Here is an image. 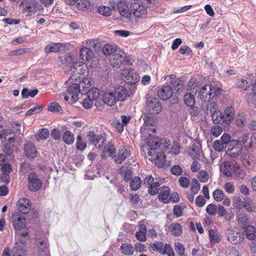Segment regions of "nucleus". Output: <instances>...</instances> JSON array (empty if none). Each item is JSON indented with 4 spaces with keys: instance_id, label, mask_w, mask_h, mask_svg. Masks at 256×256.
<instances>
[{
    "instance_id": "1",
    "label": "nucleus",
    "mask_w": 256,
    "mask_h": 256,
    "mask_svg": "<svg viewBox=\"0 0 256 256\" xmlns=\"http://www.w3.org/2000/svg\"><path fill=\"white\" fill-rule=\"evenodd\" d=\"M144 124L140 128L142 138L146 141L147 146L150 150H155L160 148V140L154 136L156 132V119L154 116H150L148 114L144 116Z\"/></svg>"
},
{
    "instance_id": "2",
    "label": "nucleus",
    "mask_w": 256,
    "mask_h": 256,
    "mask_svg": "<svg viewBox=\"0 0 256 256\" xmlns=\"http://www.w3.org/2000/svg\"><path fill=\"white\" fill-rule=\"evenodd\" d=\"M128 96V92L124 86H120L114 90H106L103 94L104 102L108 106H112L118 101L124 100Z\"/></svg>"
},
{
    "instance_id": "3",
    "label": "nucleus",
    "mask_w": 256,
    "mask_h": 256,
    "mask_svg": "<svg viewBox=\"0 0 256 256\" xmlns=\"http://www.w3.org/2000/svg\"><path fill=\"white\" fill-rule=\"evenodd\" d=\"M114 49H100L106 56H109V62L112 67L119 68L121 64L132 65L134 60L130 56H123L120 54L116 53Z\"/></svg>"
},
{
    "instance_id": "4",
    "label": "nucleus",
    "mask_w": 256,
    "mask_h": 256,
    "mask_svg": "<svg viewBox=\"0 0 256 256\" xmlns=\"http://www.w3.org/2000/svg\"><path fill=\"white\" fill-rule=\"evenodd\" d=\"M90 86V82L88 79L84 81H81L80 84L76 83L72 84L68 88L66 92L64 94V100L70 104L76 102L78 99V96L80 92V86L83 88H89Z\"/></svg>"
},
{
    "instance_id": "5",
    "label": "nucleus",
    "mask_w": 256,
    "mask_h": 256,
    "mask_svg": "<svg viewBox=\"0 0 256 256\" xmlns=\"http://www.w3.org/2000/svg\"><path fill=\"white\" fill-rule=\"evenodd\" d=\"M222 92L220 88L212 85L205 84L199 91L200 98L203 102H208L214 96H218Z\"/></svg>"
},
{
    "instance_id": "6",
    "label": "nucleus",
    "mask_w": 256,
    "mask_h": 256,
    "mask_svg": "<svg viewBox=\"0 0 256 256\" xmlns=\"http://www.w3.org/2000/svg\"><path fill=\"white\" fill-rule=\"evenodd\" d=\"M146 111L150 113L147 114H148L150 116H152L150 114H158L162 110V106L156 97L148 95L146 96Z\"/></svg>"
},
{
    "instance_id": "7",
    "label": "nucleus",
    "mask_w": 256,
    "mask_h": 256,
    "mask_svg": "<svg viewBox=\"0 0 256 256\" xmlns=\"http://www.w3.org/2000/svg\"><path fill=\"white\" fill-rule=\"evenodd\" d=\"M28 188L32 192H37L42 186V182L34 172H30L28 176Z\"/></svg>"
},
{
    "instance_id": "8",
    "label": "nucleus",
    "mask_w": 256,
    "mask_h": 256,
    "mask_svg": "<svg viewBox=\"0 0 256 256\" xmlns=\"http://www.w3.org/2000/svg\"><path fill=\"white\" fill-rule=\"evenodd\" d=\"M122 80L129 84H134L140 80L138 74L133 68L123 69L121 72Z\"/></svg>"
},
{
    "instance_id": "9",
    "label": "nucleus",
    "mask_w": 256,
    "mask_h": 256,
    "mask_svg": "<svg viewBox=\"0 0 256 256\" xmlns=\"http://www.w3.org/2000/svg\"><path fill=\"white\" fill-rule=\"evenodd\" d=\"M88 142L98 149H102L106 142V137L102 134H96L94 132H90L87 135Z\"/></svg>"
},
{
    "instance_id": "10",
    "label": "nucleus",
    "mask_w": 256,
    "mask_h": 256,
    "mask_svg": "<svg viewBox=\"0 0 256 256\" xmlns=\"http://www.w3.org/2000/svg\"><path fill=\"white\" fill-rule=\"evenodd\" d=\"M226 234L229 242L234 244L242 242L244 238V235L242 232L235 231L232 226L227 229Z\"/></svg>"
},
{
    "instance_id": "11",
    "label": "nucleus",
    "mask_w": 256,
    "mask_h": 256,
    "mask_svg": "<svg viewBox=\"0 0 256 256\" xmlns=\"http://www.w3.org/2000/svg\"><path fill=\"white\" fill-rule=\"evenodd\" d=\"M131 13L137 18H145L147 16V8L139 2H134L130 6Z\"/></svg>"
},
{
    "instance_id": "12",
    "label": "nucleus",
    "mask_w": 256,
    "mask_h": 256,
    "mask_svg": "<svg viewBox=\"0 0 256 256\" xmlns=\"http://www.w3.org/2000/svg\"><path fill=\"white\" fill-rule=\"evenodd\" d=\"M24 5V10L30 13H36L42 8V6L34 0H24L21 1L20 6Z\"/></svg>"
},
{
    "instance_id": "13",
    "label": "nucleus",
    "mask_w": 256,
    "mask_h": 256,
    "mask_svg": "<svg viewBox=\"0 0 256 256\" xmlns=\"http://www.w3.org/2000/svg\"><path fill=\"white\" fill-rule=\"evenodd\" d=\"M112 7L114 10H118L120 14L126 18H129L132 14L130 8L124 1H120L116 4L112 5Z\"/></svg>"
},
{
    "instance_id": "14",
    "label": "nucleus",
    "mask_w": 256,
    "mask_h": 256,
    "mask_svg": "<svg viewBox=\"0 0 256 256\" xmlns=\"http://www.w3.org/2000/svg\"><path fill=\"white\" fill-rule=\"evenodd\" d=\"M70 71L72 72V76L70 77V79L67 82L71 83L70 80L74 79L76 80L80 78V76L84 74V64L82 62H74L70 68Z\"/></svg>"
},
{
    "instance_id": "15",
    "label": "nucleus",
    "mask_w": 256,
    "mask_h": 256,
    "mask_svg": "<svg viewBox=\"0 0 256 256\" xmlns=\"http://www.w3.org/2000/svg\"><path fill=\"white\" fill-rule=\"evenodd\" d=\"M152 246L159 252L162 254H166L168 256H175L172 246L169 244H164L161 242H156L152 244Z\"/></svg>"
},
{
    "instance_id": "16",
    "label": "nucleus",
    "mask_w": 256,
    "mask_h": 256,
    "mask_svg": "<svg viewBox=\"0 0 256 256\" xmlns=\"http://www.w3.org/2000/svg\"><path fill=\"white\" fill-rule=\"evenodd\" d=\"M256 139L254 137L250 136L248 134H244L240 138L238 142V145L242 147V146L246 149L252 148L256 142Z\"/></svg>"
},
{
    "instance_id": "17",
    "label": "nucleus",
    "mask_w": 256,
    "mask_h": 256,
    "mask_svg": "<svg viewBox=\"0 0 256 256\" xmlns=\"http://www.w3.org/2000/svg\"><path fill=\"white\" fill-rule=\"evenodd\" d=\"M108 44L99 39H88L85 42V46H82V48H108Z\"/></svg>"
},
{
    "instance_id": "18",
    "label": "nucleus",
    "mask_w": 256,
    "mask_h": 256,
    "mask_svg": "<svg viewBox=\"0 0 256 256\" xmlns=\"http://www.w3.org/2000/svg\"><path fill=\"white\" fill-rule=\"evenodd\" d=\"M130 154V152L129 148L124 146H121L118 150V154L114 155V161L117 164H122Z\"/></svg>"
},
{
    "instance_id": "19",
    "label": "nucleus",
    "mask_w": 256,
    "mask_h": 256,
    "mask_svg": "<svg viewBox=\"0 0 256 256\" xmlns=\"http://www.w3.org/2000/svg\"><path fill=\"white\" fill-rule=\"evenodd\" d=\"M16 206L18 210L24 214L28 213L30 209V201L27 198H20L18 201Z\"/></svg>"
},
{
    "instance_id": "20",
    "label": "nucleus",
    "mask_w": 256,
    "mask_h": 256,
    "mask_svg": "<svg viewBox=\"0 0 256 256\" xmlns=\"http://www.w3.org/2000/svg\"><path fill=\"white\" fill-rule=\"evenodd\" d=\"M26 244L24 241L21 240L20 243L17 244L13 248L12 251V256H26Z\"/></svg>"
},
{
    "instance_id": "21",
    "label": "nucleus",
    "mask_w": 256,
    "mask_h": 256,
    "mask_svg": "<svg viewBox=\"0 0 256 256\" xmlns=\"http://www.w3.org/2000/svg\"><path fill=\"white\" fill-rule=\"evenodd\" d=\"M138 230L135 234L136 238L140 242H145L146 240L147 228L146 226L142 222L138 225Z\"/></svg>"
},
{
    "instance_id": "22",
    "label": "nucleus",
    "mask_w": 256,
    "mask_h": 256,
    "mask_svg": "<svg viewBox=\"0 0 256 256\" xmlns=\"http://www.w3.org/2000/svg\"><path fill=\"white\" fill-rule=\"evenodd\" d=\"M242 147L238 145V142L235 144L234 146H230L227 148L226 154L231 158H235L238 157L242 152Z\"/></svg>"
},
{
    "instance_id": "23",
    "label": "nucleus",
    "mask_w": 256,
    "mask_h": 256,
    "mask_svg": "<svg viewBox=\"0 0 256 256\" xmlns=\"http://www.w3.org/2000/svg\"><path fill=\"white\" fill-rule=\"evenodd\" d=\"M172 92L171 86H166L158 90V94L160 99L165 100H168L172 96Z\"/></svg>"
},
{
    "instance_id": "24",
    "label": "nucleus",
    "mask_w": 256,
    "mask_h": 256,
    "mask_svg": "<svg viewBox=\"0 0 256 256\" xmlns=\"http://www.w3.org/2000/svg\"><path fill=\"white\" fill-rule=\"evenodd\" d=\"M37 246L38 254L41 256H50L48 244L46 240H38Z\"/></svg>"
},
{
    "instance_id": "25",
    "label": "nucleus",
    "mask_w": 256,
    "mask_h": 256,
    "mask_svg": "<svg viewBox=\"0 0 256 256\" xmlns=\"http://www.w3.org/2000/svg\"><path fill=\"white\" fill-rule=\"evenodd\" d=\"M159 200L164 203H168L170 200V188L166 186L159 188Z\"/></svg>"
},
{
    "instance_id": "26",
    "label": "nucleus",
    "mask_w": 256,
    "mask_h": 256,
    "mask_svg": "<svg viewBox=\"0 0 256 256\" xmlns=\"http://www.w3.org/2000/svg\"><path fill=\"white\" fill-rule=\"evenodd\" d=\"M12 225L16 230H21L26 228V218L22 216L14 218Z\"/></svg>"
},
{
    "instance_id": "27",
    "label": "nucleus",
    "mask_w": 256,
    "mask_h": 256,
    "mask_svg": "<svg viewBox=\"0 0 256 256\" xmlns=\"http://www.w3.org/2000/svg\"><path fill=\"white\" fill-rule=\"evenodd\" d=\"M222 122L226 124H230L234 119V108L232 106L228 107L224 114H222Z\"/></svg>"
},
{
    "instance_id": "28",
    "label": "nucleus",
    "mask_w": 256,
    "mask_h": 256,
    "mask_svg": "<svg viewBox=\"0 0 256 256\" xmlns=\"http://www.w3.org/2000/svg\"><path fill=\"white\" fill-rule=\"evenodd\" d=\"M24 153L30 158H34L36 156L37 151L34 145L31 143H28L24 147Z\"/></svg>"
},
{
    "instance_id": "29",
    "label": "nucleus",
    "mask_w": 256,
    "mask_h": 256,
    "mask_svg": "<svg viewBox=\"0 0 256 256\" xmlns=\"http://www.w3.org/2000/svg\"><path fill=\"white\" fill-rule=\"evenodd\" d=\"M102 156L106 158L107 156H112L114 158L113 154L115 153L114 146L110 142H108L104 147L102 148Z\"/></svg>"
},
{
    "instance_id": "30",
    "label": "nucleus",
    "mask_w": 256,
    "mask_h": 256,
    "mask_svg": "<svg viewBox=\"0 0 256 256\" xmlns=\"http://www.w3.org/2000/svg\"><path fill=\"white\" fill-rule=\"evenodd\" d=\"M246 238L250 240H254L256 238V229L251 225L248 226L244 228L242 226Z\"/></svg>"
},
{
    "instance_id": "31",
    "label": "nucleus",
    "mask_w": 256,
    "mask_h": 256,
    "mask_svg": "<svg viewBox=\"0 0 256 256\" xmlns=\"http://www.w3.org/2000/svg\"><path fill=\"white\" fill-rule=\"evenodd\" d=\"M120 250L122 254L126 256H132L135 251L134 247L132 244L128 243L122 244Z\"/></svg>"
},
{
    "instance_id": "32",
    "label": "nucleus",
    "mask_w": 256,
    "mask_h": 256,
    "mask_svg": "<svg viewBox=\"0 0 256 256\" xmlns=\"http://www.w3.org/2000/svg\"><path fill=\"white\" fill-rule=\"evenodd\" d=\"M242 162L248 170H250L256 166V158L252 155H248L245 156Z\"/></svg>"
},
{
    "instance_id": "33",
    "label": "nucleus",
    "mask_w": 256,
    "mask_h": 256,
    "mask_svg": "<svg viewBox=\"0 0 256 256\" xmlns=\"http://www.w3.org/2000/svg\"><path fill=\"white\" fill-rule=\"evenodd\" d=\"M168 77L170 80V84H172L175 90L178 92L183 86V84L180 80L178 78H176V76L174 74H170L168 76Z\"/></svg>"
},
{
    "instance_id": "34",
    "label": "nucleus",
    "mask_w": 256,
    "mask_h": 256,
    "mask_svg": "<svg viewBox=\"0 0 256 256\" xmlns=\"http://www.w3.org/2000/svg\"><path fill=\"white\" fill-rule=\"evenodd\" d=\"M3 176L2 180L5 182H8L9 180V174L12 171V168L10 164H6L2 165L1 168Z\"/></svg>"
},
{
    "instance_id": "35",
    "label": "nucleus",
    "mask_w": 256,
    "mask_h": 256,
    "mask_svg": "<svg viewBox=\"0 0 256 256\" xmlns=\"http://www.w3.org/2000/svg\"><path fill=\"white\" fill-rule=\"evenodd\" d=\"M236 140H231V136L230 134H224L221 137L220 141L225 146L226 148H228L230 146H234L235 144L237 143Z\"/></svg>"
},
{
    "instance_id": "36",
    "label": "nucleus",
    "mask_w": 256,
    "mask_h": 256,
    "mask_svg": "<svg viewBox=\"0 0 256 256\" xmlns=\"http://www.w3.org/2000/svg\"><path fill=\"white\" fill-rule=\"evenodd\" d=\"M210 242L212 244L218 243L222 239L221 234L216 230H209Z\"/></svg>"
},
{
    "instance_id": "37",
    "label": "nucleus",
    "mask_w": 256,
    "mask_h": 256,
    "mask_svg": "<svg viewBox=\"0 0 256 256\" xmlns=\"http://www.w3.org/2000/svg\"><path fill=\"white\" fill-rule=\"evenodd\" d=\"M120 171L125 181L128 182L131 179L132 176L131 168L123 166L120 168Z\"/></svg>"
},
{
    "instance_id": "38",
    "label": "nucleus",
    "mask_w": 256,
    "mask_h": 256,
    "mask_svg": "<svg viewBox=\"0 0 256 256\" xmlns=\"http://www.w3.org/2000/svg\"><path fill=\"white\" fill-rule=\"evenodd\" d=\"M155 164L159 168L164 167L165 165L166 156L162 152H158L155 159Z\"/></svg>"
},
{
    "instance_id": "39",
    "label": "nucleus",
    "mask_w": 256,
    "mask_h": 256,
    "mask_svg": "<svg viewBox=\"0 0 256 256\" xmlns=\"http://www.w3.org/2000/svg\"><path fill=\"white\" fill-rule=\"evenodd\" d=\"M220 170L226 176H231V166L228 162H224L220 166Z\"/></svg>"
},
{
    "instance_id": "40",
    "label": "nucleus",
    "mask_w": 256,
    "mask_h": 256,
    "mask_svg": "<svg viewBox=\"0 0 256 256\" xmlns=\"http://www.w3.org/2000/svg\"><path fill=\"white\" fill-rule=\"evenodd\" d=\"M63 140L67 144H72L74 141V136L70 131L66 132L63 135Z\"/></svg>"
},
{
    "instance_id": "41",
    "label": "nucleus",
    "mask_w": 256,
    "mask_h": 256,
    "mask_svg": "<svg viewBox=\"0 0 256 256\" xmlns=\"http://www.w3.org/2000/svg\"><path fill=\"white\" fill-rule=\"evenodd\" d=\"M209 178V174L206 170H200L197 174V178L202 183L207 182Z\"/></svg>"
},
{
    "instance_id": "42",
    "label": "nucleus",
    "mask_w": 256,
    "mask_h": 256,
    "mask_svg": "<svg viewBox=\"0 0 256 256\" xmlns=\"http://www.w3.org/2000/svg\"><path fill=\"white\" fill-rule=\"evenodd\" d=\"M185 104L188 106H192L195 104V98L193 94L186 92L184 96Z\"/></svg>"
},
{
    "instance_id": "43",
    "label": "nucleus",
    "mask_w": 256,
    "mask_h": 256,
    "mask_svg": "<svg viewBox=\"0 0 256 256\" xmlns=\"http://www.w3.org/2000/svg\"><path fill=\"white\" fill-rule=\"evenodd\" d=\"M248 212H252L254 209L253 201L249 198H246L244 199V207Z\"/></svg>"
},
{
    "instance_id": "44",
    "label": "nucleus",
    "mask_w": 256,
    "mask_h": 256,
    "mask_svg": "<svg viewBox=\"0 0 256 256\" xmlns=\"http://www.w3.org/2000/svg\"><path fill=\"white\" fill-rule=\"evenodd\" d=\"M142 184V180L138 176L133 178L130 182V186L133 190H136L140 188Z\"/></svg>"
},
{
    "instance_id": "45",
    "label": "nucleus",
    "mask_w": 256,
    "mask_h": 256,
    "mask_svg": "<svg viewBox=\"0 0 256 256\" xmlns=\"http://www.w3.org/2000/svg\"><path fill=\"white\" fill-rule=\"evenodd\" d=\"M212 196L215 200L220 202L224 199L226 195L222 190L216 189L213 192Z\"/></svg>"
},
{
    "instance_id": "46",
    "label": "nucleus",
    "mask_w": 256,
    "mask_h": 256,
    "mask_svg": "<svg viewBox=\"0 0 256 256\" xmlns=\"http://www.w3.org/2000/svg\"><path fill=\"white\" fill-rule=\"evenodd\" d=\"M49 130L47 128H43L39 130L36 138L38 141L41 140H44L47 139L49 137Z\"/></svg>"
},
{
    "instance_id": "47",
    "label": "nucleus",
    "mask_w": 256,
    "mask_h": 256,
    "mask_svg": "<svg viewBox=\"0 0 256 256\" xmlns=\"http://www.w3.org/2000/svg\"><path fill=\"white\" fill-rule=\"evenodd\" d=\"M171 232L174 236H180L182 233V228L180 224L178 223L173 224L171 226Z\"/></svg>"
},
{
    "instance_id": "48",
    "label": "nucleus",
    "mask_w": 256,
    "mask_h": 256,
    "mask_svg": "<svg viewBox=\"0 0 256 256\" xmlns=\"http://www.w3.org/2000/svg\"><path fill=\"white\" fill-rule=\"evenodd\" d=\"M235 123L238 127L244 128L246 124L245 116L243 114L237 115L236 118Z\"/></svg>"
},
{
    "instance_id": "49",
    "label": "nucleus",
    "mask_w": 256,
    "mask_h": 256,
    "mask_svg": "<svg viewBox=\"0 0 256 256\" xmlns=\"http://www.w3.org/2000/svg\"><path fill=\"white\" fill-rule=\"evenodd\" d=\"M99 96V90L96 88H92L88 92V97L94 100H97Z\"/></svg>"
},
{
    "instance_id": "50",
    "label": "nucleus",
    "mask_w": 256,
    "mask_h": 256,
    "mask_svg": "<svg viewBox=\"0 0 256 256\" xmlns=\"http://www.w3.org/2000/svg\"><path fill=\"white\" fill-rule=\"evenodd\" d=\"M90 6L88 0H77V7L82 10H87Z\"/></svg>"
},
{
    "instance_id": "51",
    "label": "nucleus",
    "mask_w": 256,
    "mask_h": 256,
    "mask_svg": "<svg viewBox=\"0 0 256 256\" xmlns=\"http://www.w3.org/2000/svg\"><path fill=\"white\" fill-rule=\"evenodd\" d=\"M160 184L158 182H154L152 185L148 187V192L151 195H154L159 192L158 188L160 186Z\"/></svg>"
},
{
    "instance_id": "52",
    "label": "nucleus",
    "mask_w": 256,
    "mask_h": 256,
    "mask_svg": "<svg viewBox=\"0 0 256 256\" xmlns=\"http://www.w3.org/2000/svg\"><path fill=\"white\" fill-rule=\"evenodd\" d=\"M218 206L214 204H210L207 206L206 212L211 216H215L217 214V208Z\"/></svg>"
},
{
    "instance_id": "53",
    "label": "nucleus",
    "mask_w": 256,
    "mask_h": 256,
    "mask_svg": "<svg viewBox=\"0 0 256 256\" xmlns=\"http://www.w3.org/2000/svg\"><path fill=\"white\" fill-rule=\"evenodd\" d=\"M48 110L52 112H62L60 106L56 102H51L48 106Z\"/></svg>"
},
{
    "instance_id": "54",
    "label": "nucleus",
    "mask_w": 256,
    "mask_h": 256,
    "mask_svg": "<svg viewBox=\"0 0 256 256\" xmlns=\"http://www.w3.org/2000/svg\"><path fill=\"white\" fill-rule=\"evenodd\" d=\"M98 12L102 15L106 16H108L112 14V10L108 6H102L98 8Z\"/></svg>"
},
{
    "instance_id": "55",
    "label": "nucleus",
    "mask_w": 256,
    "mask_h": 256,
    "mask_svg": "<svg viewBox=\"0 0 256 256\" xmlns=\"http://www.w3.org/2000/svg\"><path fill=\"white\" fill-rule=\"evenodd\" d=\"M200 190V184H198L197 180L193 179L192 182L190 191L192 194H198Z\"/></svg>"
},
{
    "instance_id": "56",
    "label": "nucleus",
    "mask_w": 256,
    "mask_h": 256,
    "mask_svg": "<svg viewBox=\"0 0 256 256\" xmlns=\"http://www.w3.org/2000/svg\"><path fill=\"white\" fill-rule=\"evenodd\" d=\"M236 84L238 88L242 90L246 91L250 86V82L246 80L240 79L237 82Z\"/></svg>"
},
{
    "instance_id": "57",
    "label": "nucleus",
    "mask_w": 256,
    "mask_h": 256,
    "mask_svg": "<svg viewBox=\"0 0 256 256\" xmlns=\"http://www.w3.org/2000/svg\"><path fill=\"white\" fill-rule=\"evenodd\" d=\"M210 114L212 120L215 124H218L220 123L221 121H222V116L220 111L218 110Z\"/></svg>"
},
{
    "instance_id": "58",
    "label": "nucleus",
    "mask_w": 256,
    "mask_h": 256,
    "mask_svg": "<svg viewBox=\"0 0 256 256\" xmlns=\"http://www.w3.org/2000/svg\"><path fill=\"white\" fill-rule=\"evenodd\" d=\"M233 206L235 208L239 210L244 207V200L239 196H235L234 198Z\"/></svg>"
},
{
    "instance_id": "59",
    "label": "nucleus",
    "mask_w": 256,
    "mask_h": 256,
    "mask_svg": "<svg viewBox=\"0 0 256 256\" xmlns=\"http://www.w3.org/2000/svg\"><path fill=\"white\" fill-rule=\"evenodd\" d=\"M222 132V128L218 126H212L210 129V134L214 137H218Z\"/></svg>"
},
{
    "instance_id": "60",
    "label": "nucleus",
    "mask_w": 256,
    "mask_h": 256,
    "mask_svg": "<svg viewBox=\"0 0 256 256\" xmlns=\"http://www.w3.org/2000/svg\"><path fill=\"white\" fill-rule=\"evenodd\" d=\"M185 208L184 204H176V205L173 209L174 214L178 218L182 216V212L183 210Z\"/></svg>"
},
{
    "instance_id": "61",
    "label": "nucleus",
    "mask_w": 256,
    "mask_h": 256,
    "mask_svg": "<svg viewBox=\"0 0 256 256\" xmlns=\"http://www.w3.org/2000/svg\"><path fill=\"white\" fill-rule=\"evenodd\" d=\"M218 106L216 102H212L206 104L207 114H208V111L210 114L218 111Z\"/></svg>"
},
{
    "instance_id": "62",
    "label": "nucleus",
    "mask_w": 256,
    "mask_h": 256,
    "mask_svg": "<svg viewBox=\"0 0 256 256\" xmlns=\"http://www.w3.org/2000/svg\"><path fill=\"white\" fill-rule=\"evenodd\" d=\"M170 172L174 175L179 176L182 174L183 169L179 165H174L172 167Z\"/></svg>"
},
{
    "instance_id": "63",
    "label": "nucleus",
    "mask_w": 256,
    "mask_h": 256,
    "mask_svg": "<svg viewBox=\"0 0 256 256\" xmlns=\"http://www.w3.org/2000/svg\"><path fill=\"white\" fill-rule=\"evenodd\" d=\"M213 148L216 151L222 152L225 148V146L222 144L220 140H216L213 144Z\"/></svg>"
},
{
    "instance_id": "64",
    "label": "nucleus",
    "mask_w": 256,
    "mask_h": 256,
    "mask_svg": "<svg viewBox=\"0 0 256 256\" xmlns=\"http://www.w3.org/2000/svg\"><path fill=\"white\" fill-rule=\"evenodd\" d=\"M43 108L42 106H36L33 108L28 110L26 114V116H28L33 114H38L40 112Z\"/></svg>"
}]
</instances>
